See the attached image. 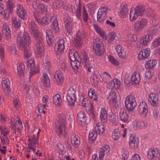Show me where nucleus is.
I'll return each mask as SVG.
<instances>
[{
	"mask_svg": "<svg viewBox=\"0 0 160 160\" xmlns=\"http://www.w3.org/2000/svg\"><path fill=\"white\" fill-rule=\"evenodd\" d=\"M69 58L70 60L71 66L73 69L77 71L80 67L81 62L83 65L84 68L88 72H91V69L93 68V65L88 57L86 52H82L79 58L78 53L74 50L69 51Z\"/></svg>",
	"mask_w": 160,
	"mask_h": 160,
	"instance_id": "obj_1",
	"label": "nucleus"
},
{
	"mask_svg": "<svg viewBox=\"0 0 160 160\" xmlns=\"http://www.w3.org/2000/svg\"><path fill=\"white\" fill-rule=\"evenodd\" d=\"M32 7L36 10L33 13L35 19L38 24L47 25L52 20V16L46 15L43 18H41V14L46 12L47 11L48 6L41 3L38 0H35L32 2Z\"/></svg>",
	"mask_w": 160,
	"mask_h": 160,
	"instance_id": "obj_2",
	"label": "nucleus"
},
{
	"mask_svg": "<svg viewBox=\"0 0 160 160\" xmlns=\"http://www.w3.org/2000/svg\"><path fill=\"white\" fill-rule=\"evenodd\" d=\"M31 42L30 37L27 33L22 34L18 33L17 38V44L19 47L24 49V55L26 58H29L32 55L31 51L29 47V43Z\"/></svg>",
	"mask_w": 160,
	"mask_h": 160,
	"instance_id": "obj_3",
	"label": "nucleus"
},
{
	"mask_svg": "<svg viewBox=\"0 0 160 160\" xmlns=\"http://www.w3.org/2000/svg\"><path fill=\"white\" fill-rule=\"evenodd\" d=\"M93 27L96 32L98 33L101 37L106 41L108 43L111 44L116 40V35L115 32H111L108 35H106L103 30L97 24H94Z\"/></svg>",
	"mask_w": 160,
	"mask_h": 160,
	"instance_id": "obj_4",
	"label": "nucleus"
},
{
	"mask_svg": "<svg viewBox=\"0 0 160 160\" xmlns=\"http://www.w3.org/2000/svg\"><path fill=\"white\" fill-rule=\"evenodd\" d=\"M145 8L142 6H138L136 8H133L131 9L129 14V19L133 22L136 20L138 16H142L144 12Z\"/></svg>",
	"mask_w": 160,
	"mask_h": 160,
	"instance_id": "obj_5",
	"label": "nucleus"
},
{
	"mask_svg": "<svg viewBox=\"0 0 160 160\" xmlns=\"http://www.w3.org/2000/svg\"><path fill=\"white\" fill-rule=\"evenodd\" d=\"M36 41V45L35 50V54L37 57H42L44 55V45L42 39L40 36L38 38H34Z\"/></svg>",
	"mask_w": 160,
	"mask_h": 160,
	"instance_id": "obj_6",
	"label": "nucleus"
},
{
	"mask_svg": "<svg viewBox=\"0 0 160 160\" xmlns=\"http://www.w3.org/2000/svg\"><path fill=\"white\" fill-rule=\"evenodd\" d=\"M93 43V48L95 53L99 56L103 55L104 52V48L102 41L97 38L94 39Z\"/></svg>",
	"mask_w": 160,
	"mask_h": 160,
	"instance_id": "obj_7",
	"label": "nucleus"
},
{
	"mask_svg": "<svg viewBox=\"0 0 160 160\" xmlns=\"http://www.w3.org/2000/svg\"><path fill=\"white\" fill-rule=\"evenodd\" d=\"M76 89L73 87H70L67 91L66 98L67 104L69 106L74 105L76 99Z\"/></svg>",
	"mask_w": 160,
	"mask_h": 160,
	"instance_id": "obj_8",
	"label": "nucleus"
},
{
	"mask_svg": "<svg viewBox=\"0 0 160 160\" xmlns=\"http://www.w3.org/2000/svg\"><path fill=\"white\" fill-rule=\"evenodd\" d=\"M125 104L128 111H133L137 105L135 98L132 95H128L126 98Z\"/></svg>",
	"mask_w": 160,
	"mask_h": 160,
	"instance_id": "obj_9",
	"label": "nucleus"
},
{
	"mask_svg": "<svg viewBox=\"0 0 160 160\" xmlns=\"http://www.w3.org/2000/svg\"><path fill=\"white\" fill-rule=\"evenodd\" d=\"M147 158L151 160H160V152L156 148H149L147 152Z\"/></svg>",
	"mask_w": 160,
	"mask_h": 160,
	"instance_id": "obj_10",
	"label": "nucleus"
},
{
	"mask_svg": "<svg viewBox=\"0 0 160 160\" xmlns=\"http://www.w3.org/2000/svg\"><path fill=\"white\" fill-rule=\"evenodd\" d=\"M153 38V35L152 34H148L144 35L140 38L139 42L138 41L136 47L138 48H142L143 46H146L149 43Z\"/></svg>",
	"mask_w": 160,
	"mask_h": 160,
	"instance_id": "obj_11",
	"label": "nucleus"
},
{
	"mask_svg": "<svg viewBox=\"0 0 160 160\" xmlns=\"http://www.w3.org/2000/svg\"><path fill=\"white\" fill-rule=\"evenodd\" d=\"M148 24V20L145 19H142L141 20L136 21L133 25V29L136 33L141 32L142 29Z\"/></svg>",
	"mask_w": 160,
	"mask_h": 160,
	"instance_id": "obj_12",
	"label": "nucleus"
},
{
	"mask_svg": "<svg viewBox=\"0 0 160 160\" xmlns=\"http://www.w3.org/2000/svg\"><path fill=\"white\" fill-rule=\"evenodd\" d=\"M28 29L31 34L34 38H38L40 36L38 27L35 21L32 20H29Z\"/></svg>",
	"mask_w": 160,
	"mask_h": 160,
	"instance_id": "obj_13",
	"label": "nucleus"
},
{
	"mask_svg": "<svg viewBox=\"0 0 160 160\" xmlns=\"http://www.w3.org/2000/svg\"><path fill=\"white\" fill-rule=\"evenodd\" d=\"M141 80V78L139 72L135 71L132 74L130 80L128 81L127 79H125L124 82L126 85H128L130 84L131 83L132 84H134L135 85L138 84Z\"/></svg>",
	"mask_w": 160,
	"mask_h": 160,
	"instance_id": "obj_14",
	"label": "nucleus"
},
{
	"mask_svg": "<svg viewBox=\"0 0 160 160\" xmlns=\"http://www.w3.org/2000/svg\"><path fill=\"white\" fill-rule=\"evenodd\" d=\"M38 130L37 136L33 135L32 136L28 137V140L29 142L28 148L29 150H32L33 151H34L35 150V148L36 147V145L38 144V137L40 132L41 131V130L40 129H38Z\"/></svg>",
	"mask_w": 160,
	"mask_h": 160,
	"instance_id": "obj_15",
	"label": "nucleus"
},
{
	"mask_svg": "<svg viewBox=\"0 0 160 160\" xmlns=\"http://www.w3.org/2000/svg\"><path fill=\"white\" fill-rule=\"evenodd\" d=\"M27 67L30 69L29 72V77L30 78L34 74L38 73L39 71L38 67H36L35 61L33 58H31L26 62Z\"/></svg>",
	"mask_w": 160,
	"mask_h": 160,
	"instance_id": "obj_16",
	"label": "nucleus"
},
{
	"mask_svg": "<svg viewBox=\"0 0 160 160\" xmlns=\"http://www.w3.org/2000/svg\"><path fill=\"white\" fill-rule=\"evenodd\" d=\"M108 12V8L105 7L100 8L97 12V20L100 22H102L106 19L107 14Z\"/></svg>",
	"mask_w": 160,
	"mask_h": 160,
	"instance_id": "obj_17",
	"label": "nucleus"
},
{
	"mask_svg": "<svg viewBox=\"0 0 160 160\" xmlns=\"http://www.w3.org/2000/svg\"><path fill=\"white\" fill-rule=\"evenodd\" d=\"M139 142L138 138L135 135L130 136L129 140V145L130 147L133 149H136L139 146Z\"/></svg>",
	"mask_w": 160,
	"mask_h": 160,
	"instance_id": "obj_18",
	"label": "nucleus"
},
{
	"mask_svg": "<svg viewBox=\"0 0 160 160\" xmlns=\"http://www.w3.org/2000/svg\"><path fill=\"white\" fill-rule=\"evenodd\" d=\"M117 53L121 59H126L127 57L126 50L121 45H117L115 48Z\"/></svg>",
	"mask_w": 160,
	"mask_h": 160,
	"instance_id": "obj_19",
	"label": "nucleus"
},
{
	"mask_svg": "<svg viewBox=\"0 0 160 160\" xmlns=\"http://www.w3.org/2000/svg\"><path fill=\"white\" fill-rule=\"evenodd\" d=\"M138 110L139 114L142 117H146L147 116L148 112V106L145 102H140L138 106Z\"/></svg>",
	"mask_w": 160,
	"mask_h": 160,
	"instance_id": "obj_20",
	"label": "nucleus"
},
{
	"mask_svg": "<svg viewBox=\"0 0 160 160\" xmlns=\"http://www.w3.org/2000/svg\"><path fill=\"white\" fill-rule=\"evenodd\" d=\"M148 100L152 106L156 107L159 103L158 96L155 93H151L148 97Z\"/></svg>",
	"mask_w": 160,
	"mask_h": 160,
	"instance_id": "obj_21",
	"label": "nucleus"
},
{
	"mask_svg": "<svg viewBox=\"0 0 160 160\" xmlns=\"http://www.w3.org/2000/svg\"><path fill=\"white\" fill-rule=\"evenodd\" d=\"M83 38L82 33L78 31L77 32L74 37L73 43L77 47H80L82 44V39Z\"/></svg>",
	"mask_w": 160,
	"mask_h": 160,
	"instance_id": "obj_22",
	"label": "nucleus"
},
{
	"mask_svg": "<svg viewBox=\"0 0 160 160\" xmlns=\"http://www.w3.org/2000/svg\"><path fill=\"white\" fill-rule=\"evenodd\" d=\"M110 148L108 145L103 146L100 150L99 160H103L105 155L108 156L110 154Z\"/></svg>",
	"mask_w": 160,
	"mask_h": 160,
	"instance_id": "obj_23",
	"label": "nucleus"
},
{
	"mask_svg": "<svg viewBox=\"0 0 160 160\" xmlns=\"http://www.w3.org/2000/svg\"><path fill=\"white\" fill-rule=\"evenodd\" d=\"M2 32L4 35L5 38L7 40H9L11 38V31L10 28L8 24L4 23L2 28Z\"/></svg>",
	"mask_w": 160,
	"mask_h": 160,
	"instance_id": "obj_24",
	"label": "nucleus"
},
{
	"mask_svg": "<svg viewBox=\"0 0 160 160\" xmlns=\"http://www.w3.org/2000/svg\"><path fill=\"white\" fill-rule=\"evenodd\" d=\"M87 117L83 111H80L77 114V122L80 125L84 124L87 120Z\"/></svg>",
	"mask_w": 160,
	"mask_h": 160,
	"instance_id": "obj_25",
	"label": "nucleus"
},
{
	"mask_svg": "<svg viewBox=\"0 0 160 160\" xmlns=\"http://www.w3.org/2000/svg\"><path fill=\"white\" fill-rule=\"evenodd\" d=\"M120 120L124 123L129 122L130 121L129 114L128 112L123 109H121L119 112Z\"/></svg>",
	"mask_w": 160,
	"mask_h": 160,
	"instance_id": "obj_26",
	"label": "nucleus"
},
{
	"mask_svg": "<svg viewBox=\"0 0 160 160\" xmlns=\"http://www.w3.org/2000/svg\"><path fill=\"white\" fill-rule=\"evenodd\" d=\"M151 51L149 48L144 49L139 52L138 54V58L139 60H144L149 56Z\"/></svg>",
	"mask_w": 160,
	"mask_h": 160,
	"instance_id": "obj_27",
	"label": "nucleus"
},
{
	"mask_svg": "<svg viewBox=\"0 0 160 160\" xmlns=\"http://www.w3.org/2000/svg\"><path fill=\"white\" fill-rule=\"evenodd\" d=\"M65 49L64 41L63 39L58 40L54 46V49L56 52H62Z\"/></svg>",
	"mask_w": 160,
	"mask_h": 160,
	"instance_id": "obj_28",
	"label": "nucleus"
},
{
	"mask_svg": "<svg viewBox=\"0 0 160 160\" xmlns=\"http://www.w3.org/2000/svg\"><path fill=\"white\" fill-rule=\"evenodd\" d=\"M55 124L56 132L57 135L59 136H65L66 134V125L58 123Z\"/></svg>",
	"mask_w": 160,
	"mask_h": 160,
	"instance_id": "obj_29",
	"label": "nucleus"
},
{
	"mask_svg": "<svg viewBox=\"0 0 160 160\" xmlns=\"http://www.w3.org/2000/svg\"><path fill=\"white\" fill-rule=\"evenodd\" d=\"M46 41L48 45L49 46H53L54 41L53 34L51 30H47L46 32Z\"/></svg>",
	"mask_w": 160,
	"mask_h": 160,
	"instance_id": "obj_30",
	"label": "nucleus"
},
{
	"mask_svg": "<svg viewBox=\"0 0 160 160\" xmlns=\"http://www.w3.org/2000/svg\"><path fill=\"white\" fill-rule=\"evenodd\" d=\"M70 139L74 147L75 148H78L80 144L79 137L75 133H72L71 134Z\"/></svg>",
	"mask_w": 160,
	"mask_h": 160,
	"instance_id": "obj_31",
	"label": "nucleus"
},
{
	"mask_svg": "<svg viewBox=\"0 0 160 160\" xmlns=\"http://www.w3.org/2000/svg\"><path fill=\"white\" fill-rule=\"evenodd\" d=\"M95 124L94 129H93L95 130L96 132L100 134H103L105 131V126L104 125L101 124L98 121H96L95 122Z\"/></svg>",
	"mask_w": 160,
	"mask_h": 160,
	"instance_id": "obj_32",
	"label": "nucleus"
},
{
	"mask_svg": "<svg viewBox=\"0 0 160 160\" xmlns=\"http://www.w3.org/2000/svg\"><path fill=\"white\" fill-rule=\"evenodd\" d=\"M16 12L18 16L21 19H24L27 14L26 10L20 5H17Z\"/></svg>",
	"mask_w": 160,
	"mask_h": 160,
	"instance_id": "obj_33",
	"label": "nucleus"
},
{
	"mask_svg": "<svg viewBox=\"0 0 160 160\" xmlns=\"http://www.w3.org/2000/svg\"><path fill=\"white\" fill-rule=\"evenodd\" d=\"M54 76L55 79V82L58 85L61 84L64 80L62 72L60 71H57L54 74Z\"/></svg>",
	"mask_w": 160,
	"mask_h": 160,
	"instance_id": "obj_34",
	"label": "nucleus"
},
{
	"mask_svg": "<svg viewBox=\"0 0 160 160\" xmlns=\"http://www.w3.org/2000/svg\"><path fill=\"white\" fill-rule=\"evenodd\" d=\"M110 104L116 106L117 100V95L114 92H111L108 97Z\"/></svg>",
	"mask_w": 160,
	"mask_h": 160,
	"instance_id": "obj_35",
	"label": "nucleus"
},
{
	"mask_svg": "<svg viewBox=\"0 0 160 160\" xmlns=\"http://www.w3.org/2000/svg\"><path fill=\"white\" fill-rule=\"evenodd\" d=\"M102 82L107 83L112 78L111 74L107 72H104L100 75Z\"/></svg>",
	"mask_w": 160,
	"mask_h": 160,
	"instance_id": "obj_36",
	"label": "nucleus"
},
{
	"mask_svg": "<svg viewBox=\"0 0 160 160\" xmlns=\"http://www.w3.org/2000/svg\"><path fill=\"white\" fill-rule=\"evenodd\" d=\"M98 133L94 129L90 131L88 135L89 142L92 143H94L96 140L98 136Z\"/></svg>",
	"mask_w": 160,
	"mask_h": 160,
	"instance_id": "obj_37",
	"label": "nucleus"
},
{
	"mask_svg": "<svg viewBox=\"0 0 160 160\" xmlns=\"http://www.w3.org/2000/svg\"><path fill=\"white\" fill-rule=\"evenodd\" d=\"M100 118L101 121L104 122H106L108 120L107 111L104 107L101 108Z\"/></svg>",
	"mask_w": 160,
	"mask_h": 160,
	"instance_id": "obj_38",
	"label": "nucleus"
},
{
	"mask_svg": "<svg viewBox=\"0 0 160 160\" xmlns=\"http://www.w3.org/2000/svg\"><path fill=\"white\" fill-rule=\"evenodd\" d=\"M82 18L84 22L85 23V24L88 27L90 26L88 23V20H89V17L88 14V13L87 10L86 9L85 7L83 6L82 7Z\"/></svg>",
	"mask_w": 160,
	"mask_h": 160,
	"instance_id": "obj_39",
	"label": "nucleus"
},
{
	"mask_svg": "<svg viewBox=\"0 0 160 160\" xmlns=\"http://www.w3.org/2000/svg\"><path fill=\"white\" fill-rule=\"evenodd\" d=\"M18 75L21 78L24 77L25 71V66L23 63H19L17 66Z\"/></svg>",
	"mask_w": 160,
	"mask_h": 160,
	"instance_id": "obj_40",
	"label": "nucleus"
},
{
	"mask_svg": "<svg viewBox=\"0 0 160 160\" xmlns=\"http://www.w3.org/2000/svg\"><path fill=\"white\" fill-rule=\"evenodd\" d=\"M65 119L66 117L65 115L62 113H59L56 118L55 124L58 123L66 125Z\"/></svg>",
	"mask_w": 160,
	"mask_h": 160,
	"instance_id": "obj_41",
	"label": "nucleus"
},
{
	"mask_svg": "<svg viewBox=\"0 0 160 160\" xmlns=\"http://www.w3.org/2000/svg\"><path fill=\"white\" fill-rule=\"evenodd\" d=\"M10 82L9 79L5 78H2V85L3 89H6L8 92L10 91Z\"/></svg>",
	"mask_w": 160,
	"mask_h": 160,
	"instance_id": "obj_42",
	"label": "nucleus"
},
{
	"mask_svg": "<svg viewBox=\"0 0 160 160\" xmlns=\"http://www.w3.org/2000/svg\"><path fill=\"white\" fill-rule=\"evenodd\" d=\"M88 95L89 97L93 101H97L98 99V95L93 89H90L88 91Z\"/></svg>",
	"mask_w": 160,
	"mask_h": 160,
	"instance_id": "obj_43",
	"label": "nucleus"
},
{
	"mask_svg": "<svg viewBox=\"0 0 160 160\" xmlns=\"http://www.w3.org/2000/svg\"><path fill=\"white\" fill-rule=\"evenodd\" d=\"M128 11V6L127 5H125L120 6L118 13L120 17L124 18L126 15Z\"/></svg>",
	"mask_w": 160,
	"mask_h": 160,
	"instance_id": "obj_44",
	"label": "nucleus"
},
{
	"mask_svg": "<svg viewBox=\"0 0 160 160\" xmlns=\"http://www.w3.org/2000/svg\"><path fill=\"white\" fill-rule=\"evenodd\" d=\"M53 22L51 25V27L53 31L55 32H57L59 30V28L57 20L55 16H52Z\"/></svg>",
	"mask_w": 160,
	"mask_h": 160,
	"instance_id": "obj_45",
	"label": "nucleus"
},
{
	"mask_svg": "<svg viewBox=\"0 0 160 160\" xmlns=\"http://www.w3.org/2000/svg\"><path fill=\"white\" fill-rule=\"evenodd\" d=\"M157 64V61L155 60H150L146 62L145 64L146 68L153 69Z\"/></svg>",
	"mask_w": 160,
	"mask_h": 160,
	"instance_id": "obj_46",
	"label": "nucleus"
},
{
	"mask_svg": "<svg viewBox=\"0 0 160 160\" xmlns=\"http://www.w3.org/2000/svg\"><path fill=\"white\" fill-rule=\"evenodd\" d=\"M64 4L63 0H56L52 3V6L54 9H58L62 6Z\"/></svg>",
	"mask_w": 160,
	"mask_h": 160,
	"instance_id": "obj_47",
	"label": "nucleus"
},
{
	"mask_svg": "<svg viewBox=\"0 0 160 160\" xmlns=\"http://www.w3.org/2000/svg\"><path fill=\"white\" fill-rule=\"evenodd\" d=\"M42 82L44 85L49 87L50 83V79L47 74L44 73L41 78Z\"/></svg>",
	"mask_w": 160,
	"mask_h": 160,
	"instance_id": "obj_48",
	"label": "nucleus"
},
{
	"mask_svg": "<svg viewBox=\"0 0 160 160\" xmlns=\"http://www.w3.org/2000/svg\"><path fill=\"white\" fill-rule=\"evenodd\" d=\"M22 128V122L19 119L16 120L14 126L12 127V128L14 131H16L17 130L18 131H20Z\"/></svg>",
	"mask_w": 160,
	"mask_h": 160,
	"instance_id": "obj_49",
	"label": "nucleus"
},
{
	"mask_svg": "<svg viewBox=\"0 0 160 160\" xmlns=\"http://www.w3.org/2000/svg\"><path fill=\"white\" fill-rule=\"evenodd\" d=\"M62 100L59 94H56L53 98V102L55 105L59 106L61 105Z\"/></svg>",
	"mask_w": 160,
	"mask_h": 160,
	"instance_id": "obj_50",
	"label": "nucleus"
},
{
	"mask_svg": "<svg viewBox=\"0 0 160 160\" xmlns=\"http://www.w3.org/2000/svg\"><path fill=\"white\" fill-rule=\"evenodd\" d=\"M63 18L65 25H70L72 20L70 16L67 13H65L63 14Z\"/></svg>",
	"mask_w": 160,
	"mask_h": 160,
	"instance_id": "obj_51",
	"label": "nucleus"
},
{
	"mask_svg": "<svg viewBox=\"0 0 160 160\" xmlns=\"http://www.w3.org/2000/svg\"><path fill=\"white\" fill-rule=\"evenodd\" d=\"M43 67L46 70H48L51 67L50 63L47 58H43L42 61Z\"/></svg>",
	"mask_w": 160,
	"mask_h": 160,
	"instance_id": "obj_52",
	"label": "nucleus"
},
{
	"mask_svg": "<svg viewBox=\"0 0 160 160\" xmlns=\"http://www.w3.org/2000/svg\"><path fill=\"white\" fill-rule=\"evenodd\" d=\"M148 69L146 68L145 75L146 78L148 79H150L152 76L154 75V70L153 69Z\"/></svg>",
	"mask_w": 160,
	"mask_h": 160,
	"instance_id": "obj_53",
	"label": "nucleus"
},
{
	"mask_svg": "<svg viewBox=\"0 0 160 160\" xmlns=\"http://www.w3.org/2000/svg\"><path fill=\"white\" fill-rule=\"evenodd\" d=\"M121 135L119 130L118 129H115L112 132V137L114 140H116L119 139Z\"/></svg>",
	"mask_w": 160,
	"mask_h": 160,
	"instance_id": "obj_54",
	"label": "nucleus"
},
{
	"mask_svg": "<svg viewBox=\"0 0 160 160\" xmlns=\"http://www.w3.org/2000/svg\"><path fill=\"white\" fill-rule=\"evenodd\" d=\"M12 25L15 28H18L20 25L21 21L17 17L12 18Z\"/></svg>",
	"mask_w": 160,
	"mask_h": 160,
	"instance_id": "obj_55",
	"label": "nucleus"
},
{
	"mask_svg": "<svg viewBox=\"0 0 160 160\" xmlns=\"http://www.w3.org/2000/svg\"><path fill=\"white\" fill-rule=\"evenodd\" d=\"M81 100V99H80V101L83 107L86 108L89 106L90 108H92V104L88 100L87 98H83L82 100Z\"/></svg>",
	"mask_w": 160,
	"mask_h": 160,
	"instance_id": "obj_56",
	"label": "nucleus"
},
{
	"mask_svg": "<svg viewBox=\"0 0 160 160\" xmlns=\"http://www.w3.org/2000/svg\"><path fill=\"white\" fill-rule=\"evenodd\" d=\"M152 110L153 118L156 120H158L160 117L159 112L156 108L152 109Z\"/></svg>",
	"mask_w": 160,
	"mask_h": 160,
	"instance_id": "obj_57",
	"label": "nucleus"
},
{
	"mask_svg": "<svg viewBox=\"0 0 160 160\" xmlns=\"http://www.w3.org/2000/svg\"><path fill=\"white\" fill-rule=\"evenodd\" d=\"M0 129L2 136H7L10 131L9 129L5 126L1 127Z\"/></svg>",
	"mask_w": 160,
	"mask_h": 160,
	"instance_id": "obj_58",
	"label": "nucleus"
},
{
	"mask_svg": "<svg viewBox=\"0 0 160 160\" xmlns=\"http://www.w3.org/2000/svg\"><path fill=\"white\" fill-rule=\"evenodd\" d=\"M122 159L124 160H127L128 157V148H123L121 151Z\"/></svg>",
	"mask_w": 160,
	"mask_h": 160,
	"instance_id": "obj_59",
	"label": "nucleus"
},
{
	"mask_svg": "<svg viewBox=\"0 0 160 160\" xmlns=\"http://www.w3.org/2000/svg\"><path fill=\"white\" fill-rule=\"evenodd\" d=\"M128 40L129 42H134L137 39V36L135 34L130 33L127 35Z\"/></svg>",
	"mask_w": 160,
	"mask_h": 160,
	"instance_id": "obj_60",
	"label": "nucleus"
},
{
	"mask_svg": "<svg viewBox=\"0 0 160 160\" xmlns=\"http://www.w3.org/2000/svg\"><path fill=\"white\" fill-rule=\"evenodd\" d=\"M13 103L14 107L16 109H18L20 107V103L19 101V99L18 97L14 98Z\"/></svg>",
	"mask_w": 160,
	"mask_h": 160,
	"instance_id": "obj_61",
	"label": "nucleus"
},
{
	"mask_svg": "<svg viewBox=\"0 0 160 160\" xmlns=\"http://www.w3.org/2000/svg\"><path fill=\"white\" fill-rule=\"evenodd\" d=\"M108 58L111 63L115 66L118 65L119 63L118 60L114 58L111 55H109L108 56Z\"/></svg>",
	"mask_w": 160,
	"mask_h": 160,
	"instance_id": "obj_62",
	"label": "nucleus"
},
{
	"mask_svg": "<svg viewBox=\"0 0 160 160\" xmlns=\"http://www.w3.org/2000/svg\"><path fill=\"white\" fill-rule=\"evenodd\" d=\"M46 105L40 104L38 105V110L40 113L45 114L46 112Z\"/></svg>",
	"mask_w": 160,
	"mask_h": 160,
	"instance_id": "obj_63",
	"label": "nucleus"
},
{
	"mask_svg": "<svg viewBox=\"0 0 160 160\" xmlns=\"http://www.w3.org/2000/svg\"><path fill=\"white\" fill-rule=\"evenodd\" d=\"M1 142L3 145L8 144L9 143V139L7 136H1Z\"/></svg>",
	"mask_w": 160,
	"mask_h": 160,
	"instance_id": "obj_64",
	"label": "nucleus"
}]
</instances>
